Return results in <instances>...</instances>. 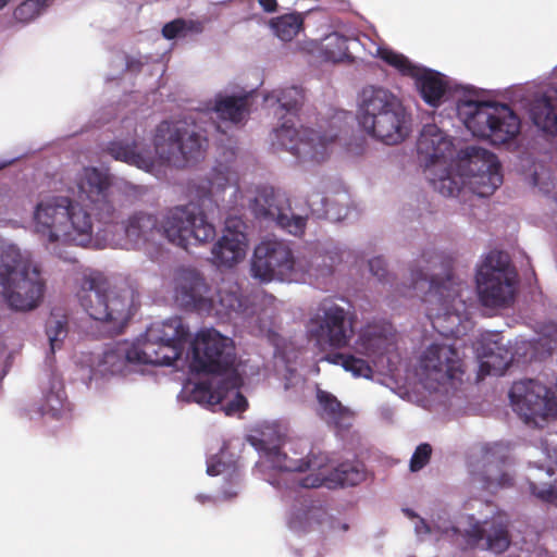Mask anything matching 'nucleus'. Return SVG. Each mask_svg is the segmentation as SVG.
Segmentation results:
<instances>
[{
	"instance_id": "f257e3e1",
	"label": "nucleus",
	"mask_w": 557,
	"mask_h": 557,
	"mask_svg": "<svg viewBox=\"0 0 557 557\" xmlns=\"http://www.w3.org/2000/svg\"><path fill=\"white\" fill-rule=\"evenodd\" d=\"M417 152L428 180L444 196H455L466 184L480 197L491 196L503 183L496 154L467 146L453 159L454 144L434 123H425L417 141Z\"/></svg>"
},
{
	"instance_id": "f03ea898",
	"label": "nucleus",
	"mask_w": 557,
	"mask_h": 557,
	"mask_svg": "<svg viewBox=\"0 0 557 557\" xmlns=\"http://www.w3.org/2000/svg\"><path fill=\"white\" fill-rule=\"evenodd\" d=\"M411 284L404 296H419L426 304V317L444 336H457L460 325L469 319L472 302L467 286L453 274V259L433 249L423 251L410 269Z\"/></svg>"
},
{
	"instance_id": "7ed1b4c3",
	"label": "nucleus",
	"mask_w": 557,
	"mask_h": 557,
	"mask_svg": "<svg viewBox=\"0 0 557 557\" xmlns=\"http://www.w3.org/2000/svg\"><path fill=\"white\" fill-rule=\"evenodd\" d=\"M189 335L188 326L180 317L153 323L147 329L141 344L124 342L109 345L98 362V369L102 374L125 375L134 366H171L181 358Z\"/></svg>"
},
{
	"instance_id": "20e7f679",
	"label": "nucleus",
	"mask_w": 557,
	"mask_h": 557,
	"mask_svg": "<svg viewBox=\"0 0 557 557\" xmlns=\"http://www.w3.org/2000/svg\"><path fill=\"white\" fill-rule=\"evenodd\" d=\"M35 231L46 248L65 262H77L72 246L88 247L94 236L91 213L65 196H54L37 203Z\"/></svg>"
},
{
	"instance_id": "39448f33",
	"label": "nucleus",
	"mask_w": 557,
	"mask_h": 557,
	"mask_svg": "<svg viewBox=\"0 0 557 557\" xmlns=\"http://www.w3.org/2000/svg\"><path fill=\"white\" fill-rule=\"evenodd\" d=\"M376 55L403 75L413 78L426 104H437L440 101L454 104H510L505 98V88L484 89L459 84L438 71L412 63L406 55L388 48L376 47Z\"/></svg>"
},
{
	"instance_id": "423d86ee",
	"label": "nucleus",
	"mask_w": 557,
	"mask_h": 557,
	"mask_svg": "<svg viewBox=\"0 0 557 557\" xmlns=\"http://www.w3.org/2000/svg\"><path fill=\"white\" fill-rule=\"evenodd\" d=\"M302 107H277L275 115L282 120L278 127L273 129L272 146L289 151L302 161L322 162L327 156V146L334 141L345 125L352 120L349 111L342 108H330V119L317 122L318 129L305 127L299 122V111Z\"/></svg>"
},
{
	"instance_id": "0eeeda50",
	"label": "nucleus",
	"mask_w": 557,
	"mask_h": 557,
	"mask_svg": "<svg viewBox=\"0 0 557 557\" xmlns=\"http://www.w3.org/2000/svg\"><path fill=\"white\" fill-rule=\"evenodd\" d=\"M256 446L273 469L287 472L311 471L299 482V485L305 488L355 486L364 479L363 469L352 462H342L330 470L327 457L321 453H311L306 459H296L282 451L278 444L270 445L264 440H260Z\"/></svg>"
},
{
	"instance_id": "6e6552de",
	"label": "nucleus",
	"mask_w": 557,
	"mask_h": 557,
	"mask_svg": "<svg viewBox=\"0 0 557 557\" xmlns=\"http://www.w3.org/2000/svg\"><path fill=\"white\" fill-rule=\"evenodd\" d=\"M154 156L168 166L185 170L202 162L209 149L205 131L185 119H166L154 128L151 138Z\"/></svg>"
},
{
	"instance_id": "1a4fd4ad",
	"label": "nucleus",
	"mask_w": 557,
	"mask_h": 557,
	"mask_svg": "<svg viewBox=\"0 0 557 557\" xmlns=\"http://www.w3.org/2000/svg\"><path fill=\"white\" fill-rule=\"evenodd\" d=\"M44 288L38 268L24 260L18 248L0 246V295L10 308L20 311L36 308Z\"/></svg>"
},
{
	"instance_id": "9d476101",
	"label": "nucleus",
	"mask_w": 557,
	"mask_h": 557,
	"mask_svg": "<svg viewBox=\"0 0 557 557\" xmlns=\"http://www.w3.org/2000/svg\"><path fill=\"white\" fill-rule=\"evenodd\" d=\"M77 297L81 306L95 321L108 325L111 334L122 333L133 312V298L127 290L110 288L100 274L85 275Z\"/></svg>"
},
{
	"instance_id": "9b49d317",
	"label": "nucleus",
	"mask_w": 557,
	"mask_h": 557,
	"mask_svg": "<svg viewBox=\"0 0 557 557\" xmlns=\"http://www.w3.org/2000/svg\"><path fill=\"white\" fill-rule=\"evenodd\" d=\"M475 281L478 298L483 307L508 308L515 301L517 273L510 268V259L506 252L490 251L476 271Z\"/></svg>"
},
{
	"instance_id": "f8f14e48",
	"label": "nucleus",
	"mask_w": 557,
	"mask_h": 557,
	"mask_svg": "<svg viewBox=\"0 0 557 557\" xmlns=\"http://www.w3.org/2000/svg\"><path fill=\"white\" fill-rule=\"evenodd\" d=\"M161 242L187 249L190 244H205L215 238V227L197 205L188 203L168 209L159 219Z\"/></svg>"
},
{
	"instance_id": "ddd939ff",
	"label": "nucleus",
	"mask_w": 557,
	"mask_h": 557,
	"mask_svg": "<svg viewBox=\"0 0 557 557\" xmlns=\"http://www.w3.org/2000/svg\"><path fill=\"white\" fill-rule=\"evenodd\" d=\"M111 180L107 173L94 166L83 168L75 177L73 194L77 201L91 213V219L107 225L114 222L116 209L111 198Z\"/></svg>"
},
{
	"instance_id": "4468645a",
	"label": "nucleus",
	"mask_w": 557,
	"mask_h": 557,
	"mask_svg": "<svg viewBox=\"0 0 557 557\" xmlns=\"http://www.w3.org/2000/svg\"><path fill=\"white\" fill-rule=\"evenodd\" d=\"M250 270L263 283L292 280L298 272L313 274L311 268L300 265L289 245L278 239H264L255 247Z\"/></svg>"
},
{
	"instance_id": "2eb2a0df",
	"label": "nucleus",
	"mask_w": 557,
	"mask_h": 557,
	"mask_svg": "<svg viewBox=\"0 0 557 557\" xmlns=\"http://www.w3.org/2000/svg\"><path fill=\"white\" fill-rule=\"evenodd\" d=\"M513 411L528 425L543 426L557 414V397L545 384L532 379L515 382L509 391Z\"/></svg>"
},
{
	"instance_id": "dca6fc26",
	"label": "nucleus",
	"mask_w": 557,
	"mask_h": 557,
	"mask_svg": "<svg viewBox=\"0 0 557 557\" xmlns=\"http://www.w3.org/2000/svg\"><path fill=\"white\" fill-rule=\"evenodd\" d=\"M191 350L190 367L197 373L221 374L235 366L233 339L215 329L200 330L191 343Z\"/></svg>"
},
{
	"instance_id": "f3484780",
	"label": "nucleus",
	"mask_w": 557,
	"mask_h": 557,
	"mask_svg": "<svg viewBox=\"0 0 557 557\" xmlns=\"http://www.w3.org/2000/svg\"><path fill=\"white\" fill-rule=\"evenodd\" d=\"M360 107L356 119L359 126L386 145L404 141L412 131V117L407 107Z\"/></svg>"
},
{
	"instance_id": "a211bd4d",
	"label": "nucleus",
	"mask_w": 557,
	"mask_h": 557,
	"mask_svg": "<svg viewBox=\"0 0 557 557\" xmlns=\"http://www.w3.org/2000/svg\"><path fill=\"white\" fill-rule=\"evenodd\" d=\"M347 311L330 298L323 299L307 323L311 338L333 348L346 347L355 331Z\"/></svg>"
},
{
	"instance_id": "6ab92c4d",
	"label": "nucleus",
	"mask_w": 557,
	"mask_h": 557,
	"mask_svg": "<svg viewBox=\"0 0 557 557\" xmlns=\"http://www.w3.org/2000/svg\"><path fill=\"white\" fill-rule=\"evenodd\" d=\"M465 120L466 127L475 137L488 138L492 145L506 144L520 133L519 116L512 107H473Z\"/></svg>"
},
{
	"instance_id": "aec40b11",
	"label": "nucleus",
	"mask_w": 557,
	"mask_h": 557,
	"mask_svg": "<svg viewBox=\"0 0 557 557\" xmlns=\"http://www.w3.org/2000/svg\"><path fill=\"white\" fill-rule=\"evenodd\" d=\"M249 208L256 218L273 220L283 230L295 236L305 233L307 219L292 212L287 196L269 185H259L249 199Z\"/></svg>"
},
{
	"instance_id": "412c9836",
	"label": "nucleus",
	"mask_w": 557,
	"mask_h": 557,
	"mask_svg": "<svg viewBox=\"0 0 557 557\" xmlns=\"http://www.w3.org/2000/svg\"><path fill=\"white\" fill-rule=\"evenodd\" d=\"M420 371L425 388L437 391L440 386L460 380L462 360L456 348L445 344H432L420 358Z\"/></svg>"
},
{
	"instance_id": "4be33fe9",
	"label": "nucleus",
	"mask_w": 557,
	"mask_h": 557,
	"mask_svg": "<svg viewBox=\"0 0 557 557\" xmlns=\"http://www.w3.org/2000/svg\"><path fill=\"white\" fill-rule=\"evenodd\" d=\"M259 98L267 104H302L307 101L305 90L298 86L261 94L257 89H246L238 84L230 83L215 94L213 102L209 104H255Z\"/></svg>"
},
{
	"instance_id": "5701e85b",
	"label": "nucleus",
	"mask_w": 557,
	"mask_h": 557,
	"mask_svg": "<svg viewBox=\"0 0 557 557\" xmlns=\"http://www.w3.org/2000/svg\"><path fill=\"white\" fill-rule=\"evenodd\" d=\"M175 301L186 310L210 313L214 308L211 289L203 275L196 269L180 268L174 278Z\"/></svg>"
},
{
	"instance_id": "b1692460",
	"label": "nucleus",
	"mask_w": 557,
	"mask_h": 557,
	"mask_svg": "<svg viewBox=\"0 0 557 557\" xmlns=\"http://www.w3.org/2000/svg\"><path fill=\"white\" fill-rule=\"evenodd\" d=\"M470 524L465 531L467 543L496 554L504 553L511 543L509 519L507 515L497 512L484 521L469 517Z\"/></svg>"
},
{
	"instance_id": "393cba45",
	"label": "nucleus",
	"mask_w": 557,
	"mask_h": 557,
	"mask_svg": "<svg viewBox=\"0 0 557 557\" xmlns=\"http://www.w3.org/2000/svg\"><path fill=\"white\" fill-rule=\"evenodd\" d=\"M127 248L151 250L161 245L159 216L146 211H135L121 222Z\"/></svg>"
},
{
	"instance_id": "a878e982",
	"label": "nucleus",
	"mask_w": 557,
	"mask_h": 557,
	"mask_svg": "<svg viewBox=\"0 0 557 557\" xmlns=\"http://www.w3.org/2000/svg\"><path fill=\"white\" fill-rule=\"evenodd\" d=\"M240 220L228 219L222 237L212 247V262L216 267L233 268L244 260L248 239Z\"/></svg>"
},
{
	"instance_id": "bb28decb",
	"label": "nucleus",
	"mask_w": 557,
	"mask_h": 557,
	"mask_svg": "<svg viewBox=\"0 0 557 557\" xmlns=\"http://www.w3.org/2000/svg\"><path fill=\"white\" fill-rule=\"evenodd\" d=\"M504 95L510 104H557V66L553 78L511 85Z\"/></svg>"
},
{
	"instance_id": "cd10ccee",
	"label": "nucleus",
	"mask_w": 557,
	"mask_h": 557,
	"mask_svg": "<svg viewBox=\"0 0 557 557\" xmlns=\"http://www.w3.org/2000/svg\"><path fill=\"white\" fill-rule=\"evenodd\" d=\"M484 450V470L482 482L485 490L494 493L498 488L510 487L512 475L504 470L508 460V447L503 443L487 444Z\"/></svg>"
},
{
	"instance_id": "c85d7f7f",
	"label": "nucleus",
	"mask_w": 557,
	"mask_h": 557,
	"mask_svg": "<svg viewBox=\"0 0 557 557\" xmlns=\"http://www.w3.org/2000/svg\"><path fill=\"white\" fill-rule=\"evenodd\" d=\"M497 335L482 338L476 347L480 367L478 379L482 380L486 375L500 376L505 374L512 361V355L498 339Z\"/></svg>"
},
{
	"instance_id": "c756f323",
	"label": "nucleus",
	"mask_w": 557,
	"mask_h": 557,
	"mask_svg": "<svg viewBox=\"0 0 557 557\" xmlns=\"http://www.w3.org/2000/svg\"><path fill=\"white\" fill-rule=\"evenodd\" d=\"M104 151L117 161H123L145 171H150L154 165L152 151L137 139L131 141L113 140L108 144Z\"/></svg>"
},
{
	"instance_id": "7c9ffc66",
	"label": "nucleus",
	"mask_w": 557,
	"mask_h": 557,
	"mask_svg": "<svg viewBox=\"0 0 557 557\" xmlns=\"http://www.w3.org/2000/svg\"><path fill=\"white\" fill-rule=\"evenodd\" d=\"M392 338L386 327L377 324H368L359 334L355 343V351L370 358L374 363L388 350Z\"/></svg>"
},
{
	"instance_id": "2f4dec72",
	"label": "nucleus",
	"mask_w": 557,
	"mask_h": 557,
	"mask_svg": "<svg viewBox=\"0 0 557 557\" xmlns=\"http://www.w3.org/2000/svg\"><path fill=\"white\" fill-rule=\"evenodd\" d=\"M232 185H234L235 191H237V175L232 171L231 166L219 164L213 168L210 173V177L197 187L198 198L201 201V206L206 207V201L211 203L213 197H216L219 193L225 190L226 187Z\"/></svg>"
},
{
	"instance_id": "473e14b6",
	"label": "nucleus",
	"mask_w": 557,
	"mask_h": 557,
	"mask_svg": "<svg viewBox=\"0 0 557 557\" xmlns=\"http://www.w3.org/2000/svg\"><path fill=\"white\" fill-rule=\"evenodd\" d=\"M240 379L232 375L220 381L215 386L210 382H200L191 391V397L198 404L214 406L221 404L227 396L228 389L239 386Z\"/></svg>"
},
{
	"instance_id": "72a5a7b5",
	"label": "nucleus",
	"mask_w": 557,
	"mask_h": 557,
	"mask_svg": "<svg viewBox=\"0 0 557 557\" xmlns=\"http://www.w3.org/2000/svg\"><path fill=\"white\" fill-rule=\"evenodd\" d=\"M317 398L329 422L338 429H348L350 426L354 413L344 407L334 395L319 389Z\"/></svg>"
},
{
	"instance_id": "f704fd0d",
	"label": "nucleus",
	"mask_w": 557,
	"mask_h": 557,
	"mask_svg": "<svg viewBox=\"0 0 557 557\" xmlns=\"http://www.w3.org/2000/svg\"><path fill=\"white\" fill-rule=\"evenodd\" d=\"M250 107H206V113L213 121L215 129L225 134L231 126L244 124L249 114Z\"/></svg>"
},
{
	"instance_id": "c9c22d12",
	"label": "nucleus",
	"mask_w": 557,
	"mask_h": 557,
	"mask_svg": "<svg viewBox=\"0 0 557 557\" xmlns=\"http://www.w3.org/2000/svg\"><path fill=\"white\" fill-rule=\"evenodd\" d=\"M327 518L326 510L320 505H310L295 511L290 518V528L300 532L315 530Z\"/></svg>"
},
{
	"instance_id": "e433bc0d",
	"label": "nucleus",
	"mask_w": 557,
	"mask_h": 557,
	"mask_svg": "<svg viewBox=\"0 0 557 557\" xmlns=\"http://www.w3.org/2000/svg\"><path fill=\"white\" fill-rule=\"evenodd\" d=\"M357 42L358 39L356 38H348L337 32H334L322 39L321 52L325 60L339 62L348 55L349 44Z\"/></svg>"
},
{
	"instance_id": "4c0bfd02",
	"label": "nucleus",
	"mask_w": 557,
	"mask_h": 557,
	"mask_svg": "<svg viewBox=\"0 0 557 557\" xmlns=\"http://www.w3.org/2000/svg\"><path fill=\"white\" fill-rule=\"evenodd\" d=\"M203 30V22L178 17L163 25L162 36L168 40L185 39L193 35H199Z\"/></svg>"
},
{
	"instance_id": "58836bf2",
	"label": "nucleus",
	"mask_w": 557,
	"mask_h": 557,
	"mask_svg": "<svg viewBox=\"0 0 557 557\" xmlns=\"http://www.w3.org/2000/svg\"><path fill=\"white\" fill-rule=\"evenodd\" d=\"M69 321L66 314L60 310H52L50 317L46 322V334L49 339L51 354H54L55 349H60L63 341L67 336Z\"/></svg>"
},
{
	"instance_id": "ea45409f",
	"label": "nucleus",
	"mask_w": 557,
	"mask_h": 557,
	"mask_svg": "<svg viewBox=\"0 0 557 557\" xmlns=\"http://www.w3.org/2000/svg\"><path fill=\"white\" fill-rule=\"evenodd\" d=\"M326 359L331 363L342 366L346 371L351 372L355 376L369 379L373 374V370L368 361L350 354H330Z\"/></svg>"
},
{
	"instance_id": "a19ab883",
	"label": "nucleus",
	"mask_w": 557,
	"mask_h": 557,
	"mask_svg": "<svg viewBox=\"0 0 557 557\" xmlns=\"http://www.w3.org/2000/svg\"><path fill=\"white\" fill-rule=\"evenodd\" d=\"M302 18L299 14H285L271 21L273 33L283 41H290L301 29Z\"/></svg>"
},
{
	"instance_id": "79ce46f5",
	"label": "nucleus",
	"mask_w": 557,
	"mask_h": 557,
	"mask_svg": "<svg viewBox=\"0 0 557 557\" xmlns=\"http://www.w3.org/2000/svg\"><path fill=\"white\" fill-rule=\"evenodd\" d=\"M530 116L544 133L557 134V107H530Z\"/></svg>"
},
{
	"instance_id": "37998d69",
	"label": "nucleus",
	"mask_w": 557,
	"mask_h": 557,
	"mask_svg": "<svg viewBox=\"0 0 557 557\" xmlns=\"http://www.w3.org/2000/svg\"><path fill=\"white\" fill-rule=\"evenodd\" d=\"M358 104H399L397 97L382 86H366L359 94Z\"/></svg>"
},
{
	"instance_id": "c03bdc74",
	"label": "nucleus",
	"mask_w": 557,
	"mask_h": 557,
	"mask_svg": "<svg viewBox=\"0 0 557 557\" xmlns=\"http://www.w3.org/2000/svg\"><path fill=\"white\" fill-rule=\"evenodd\" d=\"M214 308L216 313L228 314L232 311H238L242 308V300L237 290H224L220 288L214 298Z\"/></svg>"
},
{
	"instance_id": "a18cd8bd",
	"label": "nucleus",
	"mask_w": 557,
	"mask_h": 557,
	"mask_svg": "<svg viewBox=\"0 0 557 557\" xmlns=\"http://www.w3.org/2000/svg\"><path fill=\"white\" fill-rule=\"evenodd\" d=\"M53 0H25L14 11V17L18 22L28 23L50 5Z\"/></svg>"
},
{
	"instance_id": "49530a36",
	"label": "nucleus",
	"mask_w": 557,
	"mask_h": 557,
	"mask_svg": "<svg viewBox=\"0 0 557 557\" xmlns=\"http://www.w3.org/2000/svg\"><path fill=\"white\" fill-rule=\"evenodd\" d=\"M65 400V393L63 388L58 391H50L45 397V405L42 406V412L49 413L52 417H58L63 409Z\"/></svg>"
},
{
	"instance_id": "de8ad7c7",
	"label": "nucleus",
	"mask_w": 557,
	"mask_h": 557,
	"mask_svg": "<svg viewBox=\"0 0 557 557\" xmlns=\"http://www.w3.org/2000/svg\"><path fill=\"white\" fill-rule=\"evenodd\" d=\"M431 455H432V447L430 444L428 443H422L420 444L413 455L411 456V459H410V470L412 472H417L419 470H421L422 468H424L430 459H431Z\"/></svg>"
},
{
	"instance_id": "09e8293b",
	"label": "nucleus",
	"mask_w": 557,
	"mask_h": 557,
	"mask_svg": "<svg viewBox=\"0 0 557 557\" xmlns=\"http://www.w3.org/2000/svg\"><path fill=\"white\" fill-rule=\"evenodd\" d=\"M529 488L542 502L557 506V481L546 487H539L534 482H530Z\"/></svg>"
},
{
	"instance_id": "8fccbe9b",
	"label": "nucleus",
	"mask_w": 557,
	"mask_h": 557,
	"mask_svg": "<svg viewBox=\"0 0 557 557\" xmlns=\"http://www.w3.org/2000/svg\"><path fill=\"white\" fill-rule=\"evenodd\" d=\"M370 272L373 276L377 277L380 282L387 281L388 271L386 262L382 257L373 258L369 261Z\"/></svg>"
},
{
	"instance_id": "3c124183",
	"label": "nucleus",
	"mask_w": 557,
	"mask_h": 557,
	"mask_svg": "<svg viewBox=\"0 0 557 557\" xmlns=\"http://www.w3.org/2000/svg\"><path fill=\"white\" fill-rule=\"evenodd\" d=\"M238 386L234 389L235 391V397L233 400L226 404L225 411L227 414L236 413V412H243L248 407V401L246 397L240 394L238 391H236Z\"/></svg>"
},
{
	"instance_id": "603ef678",
	"label": "nucleus",
	"mask_w": 557,
	"mask_h": 557,
	"mask_svg": "<svg viewBox=\"0 0 557 557\" xmlns=\"http://www.w3.org/2000/svg\"><path fill=\"white\" fill-rule=\"evenodd\" d=\"M149 58L143 55H126L125 57V69L129 73H138L143 66L148 63Z\"/></svg>"
},
{
	"instance_id": "864d4df0",
	"label": "nucleus",
	"mask_w": 557,
	"mask_h": 557,
	"mask_svg": "<svg viewBox=\"0 0 557 557\" xmlns=\"http://www.w3.org/2000/svg\"><path fill=\"white\" fill-rule=\"evenodd\" d=\"M545 444L547 448H552L555 453H557V430L548 433L545 438Z\"/></svg>"
},
{
	"instance_id": "5fc2aeb1",
	"label": "nucleus",
	"mask_w": 557,
	"mask_h": 557,
	"mask_svg": "<svg viewBox=\"0 0 557 557\" xmlns=\"http://www.w3.org/2000/svg\"><path fill=\"white\" fill-rule=\"evenodd\" d=\"M259 4L268 13H273L277 9L276 0H259Z\"/></svg>"
},
{
	"instance_id": "6e6d98bb",
	"label": "nucleus",
	"mask_w": 557,
	"mask_h": 557,
	"mask_svg": "<svg viewBox=\"0 0 557 557\" xmlns=\"http://www.w3.org/2000/svg\"><path fill=\"white\" fill-rule=\"evenodd\" d=\"M223 465L221 462L208 465L207 472L211 476L219 475L222 472Z\"/></svg>"
},
{
	"instance_id": "4d7b16f0",
	"label": "nucleus",
	"mask_w": 557,
	"mask_h": 557,
	"mask_svg": "<svg viewBox=\"0 0 557 557\" xmlns=\"http://www.w3.org/2000/svg\"><path fill=\"white\" fill-rule=\"evenodd\" d=\"M422 528L425 533H430V527L424 522V520H421Z\"/></svg>"
},
{
	"instance_id": "13d9d810",
	"label": "nucleus",
	"mask_w": 557,
	"mask_h": 557,
	"mask_svg": "<svg viewBox=\"0 0 557 557\" xmlns=\"http://www.w3.org/2000/svg\"><path fill=\"white\" fill-rule=\"evenodd\" d=\"M9 2L10 0H0V10H2Z\"/></svg>"
},
{
	"instance_id": "bf43d9fd",
	"label": "nucleus",
	"mask_w": 557,
	"mask_h": 557,
	"mask_svg": "<svg viewBox=\"0 0 557 557\" xmlns=\"http://www.w3.org/2000/svg\"><path fill=\"white\" fill-rule=\"evenodd\" d=\"M124 122L127 123V126L132 125V121L129 119H126Z\"/></svg>"
},
{
	"instance_id": "052dcab7",
	"label": "nucleus",
	"mask_w": 557,
	"mask_h": 557,
	"mask_svg": "<svg viewBox=\"0 0 557 557\" xmlns=\"http://www.w3.org/2000/svg\"><path fill=\"white\" fill-rule=\"evenodd\" d=\"M428 114H429L430 117L434 119L433 117L434 116V112H431V113L428 112Z\"/></svg>"
},
{
	"instance_id": "680f3d73",
	"label": "nucleus",
	"mask_w": 557,
	"mask_h": 557,
	"mask_svg": "<svg viewBox=\"0 0 557 557\" xmlns=\"http://www.w3.org/2000/svg\"><path fill=\"white\" fill-rule=\"evenodd\" d=\"M455 108H456V109H457V111L459 112V109H461L462 107L457 106V107H455Z\"/></svg>"
}]
</instances>
